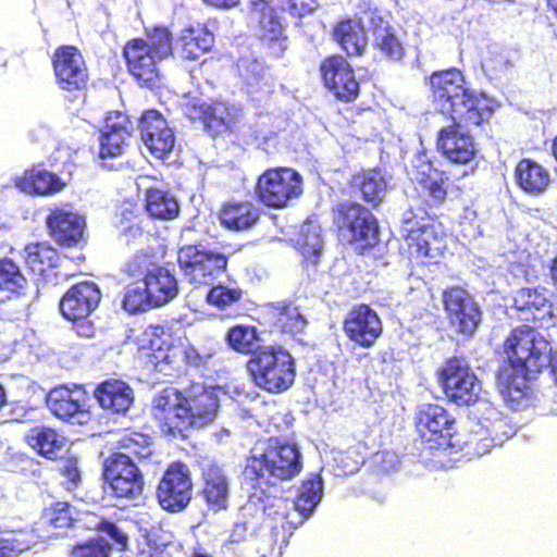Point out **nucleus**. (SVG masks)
Here are the masks:
<instances>
[{
    "mask_svg": "<svg viewBox=\"0 0 557 557\" xmlns=\"http://www.w3.org/2000/svg\"><path fill=\"white\" fill-rule=\"evenodd\" d=\"M178 344L181 352V375L187 374L190 369H198L206 364V357L199 354L193 345Z\"/></svg>",
    "mask_w": 557,
    "mask_h": 557,
    "instance_id": "nucleus-56",
    "label": "nucleus"
},
{
    "mask_svg": "<svg viewBox=\"0 0 557 557\" xmlns=\"http://www.w3.org/2000/svg\"><path fill=\"white\" fill-rule=\"evenodd\" d=\"M51 65L58 87L66 92H78L88 85V67L76 46L61 45L51 55Z\"/></svg>",
    "mask_w": 557,
    "mask_h": 557,
    "instance_id": "nucleus-15",
    "label": "nucleus"
},
{
    "mask_svg": "<svg viewBox=\"0 0 557 557\" xmlns=\"http://www.w3.org/2000/svg\"><path fill=\"white\" fill-rule=\"evenodd\" d=\"M444 305L450 322L458 332L470 336L479 326L482 313L479 305L462 288H451L444 293Z\"/></svg>",
    "mask_w": 557,
    "mask_h": 557,
    "instance_id": "nucleus-21",
    "label": "nucleus"
},
{
    "mask_svg": "<svg viewBox=\"0 0 557 557\" xmlns=\"http://www.w3.org/2000/svg\"><path fill=\"white\" fill-rule=\"evenodd\" d=\"M454 124L444 127L437 136V149L449 162L468 164L473 160L475 146L469 127L462 121H453Z\"/></svg>",
    "mask_w": 557,
    "mask_h": 557,
    "instance_id": "nucleus-22",
    "label": "nucleus"
},
{
    "mask_svg": "<svg viewBox=\"0 0 557 557\" xmlns=\"http://www.w3.org/2000/svg\"><path fill=\"white\" fill-rule=\"evenodd\" d=\"M64 478V486L67 491H74L82 482V473L78 467V459L75 456L66 457L58 469Z\"/></svg>",
    "mask_w": 557,
    "mask_h": 557,
    "instance_id": "nucleus-55",
    "label": "nucleus"
},
{
    "mask_svg": "<svg viewBox=\"0 0 557 557\" xmlns=\"http://www.w3.org/2000/svg\"><path fill=\"white\" fill-rule=\"evenodd\" d=\"M264 319L271 333L293 337L302 333L307 324V320L292 300L268 304Z\"/></svg>",
    "mask_w": 557,
    "mask_h": 557,
    "instance_id": "nucleus-25",
    "label": "nucleus"
},
{
    "mask_svg": "<svg viewBox=\"0 0 557 557\" xmlns=\"http://www.w3.org/2000/svg\"><path fill=\"white\" fill-rule=\"evenodd\" d=\"M148 219L134 207L123 208L114 222L117 237L126 245H134L144 234H149V231H146Z\"/></svg>",
    "mask_w": 557,
    "mask_h": 557,
    "instance_id": "nucleus-41",
    "label": "nucleus"
},
{
    "mask_svg": "<svg viewBox=\"0 0 557 557\" xmlns=\"http://www.w3.org/2000/svg\"><path fill=\"white\" fill-rule=\"evenodd\" d=\"M20 553L13 541L0 536V557H16Z\"/></svg>",
    "mask_w": 557,
    "mask_h": 557,
    "instance_id": "nucleus-64",
    "label": "nucleus"
},
{
    "mask_svg": "<svg viewBox=\"0 0 557 557\" xmlns=\"http://www.w3.org/2000/svg\"><path fill=\"white\" fill-rule=\"evenodd\" d=\"M144 209L148 216L157 221H172L180 216L181 207L170 191L150 187L145 191Z\"/></svg>",
    "mask_w": 557,
    "mask_h": 557,
    "instance_id": "nucleus-37",
    "label": "nucleus"
},
{
    "mask_svg": "<svg viewBox=\"0 0 557 557\" xmlns=\"http://www.w3.org/2000/svg\"><path fill=\"white\" fill-rule=\"evenodd\" d=\"M297 251L302 257L305 267H315L322 253V239L315 228L302 230L296 239Z\"/></svg>",
    "mask_w": 557,
    "mask_h": 557,
    "instance_id": "nucleus-48",
    "label": "nucleus"
},
{
    "mask_svg": "<svg viewBox=\"0 0 557 557\" xmlns=\"http://www.w3.org/2000/svg\"><path fill=\"white\" fill-rule=\"evenodd\" d=\"M134 131L129 117L119 111L111 112L106 119L104 131L100 136L99 156L101 159L122 156Z\"/></svg>",
    "mask_w": 557,
    "mask_h": 557,
    "instance_id": "nucleus-24",
    "label": "nucleus"
},
{
    "mask_svg": "<svg viewBox=\"0 0 557 557\" xmlns=\"http://www.w3.org/2000/svg\"><path fill=\"white\" fill-rule=\"evenodd\" d=\"M302 471V455L295 443L277 436L258 441L246 459L245 476L253 485L290 481Z\"/></svg>",
    "mask_w": 557,
    "mask_h": 557,
    "instance_id": "nucleus-3",
    "label": "nucleus"
},
{
    "mask_svg": "<svg viewBox=\"0 0 557 557\" xmlns=\"http://www.w3.org/2000/svg\"><path fill=\"white\" fill-rule=\"evenodd\" d=\"M515 180L518 186L531 196L544 194L550 184L549 172L531 159H522L515 169Z\"/></svg>",
    "mask_w": 557,
    "mask_h": 557,
    "instance_id": "nucleus-36",
    "label": "nucleus"
},
{
    "mask_svg": "<svg viewBox=\"0 0 557 557\" xmlns=\"http://www.w3.org/2000/svg\"><path fill=\"white\" fill-rule=\"evenodd\" d=\"M193 491L194 482L189 466L182 460H175L163 471L156 487V498L164 511L177 513L188 507Z\"/></svg>",
    "mask_w": 557,
    "mask_h": 557,
    "instance_id": "nucleus-10",
    "label": "nucleus"
},
{
    "mask_svg": "<svg viewBox=\"0 0 557 557\" xmlns=\"http://www.w3.org/2000/svg\"><path fill=\"white\" fill-rule=\"evenodd\" d=\"M220 408L214 389L200 382L185 387L166 386L152 399V416L161 433L171 438L186 441L190 434L212 424Z\"/></svg>",
    "mask_w": 557,
    "mask_h": 557,
    "instance_id": "nucleus-1",
    "label": "nucleus"
},
{
    "mask_svg": "<svg viewBox=\"0 0 557 557\" xmlns=\"http://www.w3.org/2000/svg\"><path fill=\"white\" fill-rule=\"evenodd\" d=\"M258 341L257 329L252 325L236 324L226 332L227 345L238 354L252 356Z\"/></svg>",
    "mask_w": 557,
    "mask_h": 557,
    "instance_id": "nucleus-49",
    "label": "nucleus"
},
{
    "mask_svg": "<svg viewBox=\"0 0 557 557\" xmlns=\"http://www.w3.org/2000/svg\"><path fill=\"white\" fill-rule=\"evenodd\" d=\"M100 407L111 413H125L134 401L132 387L122 380L109 379L99 383L94 391Z\"/></svg>",
    "mask_w": 557,
    "mask_h": 557,
    "instance_id": "nucleus-31",
    "label": "nucleus"
},
{
    "mask_svg": "<svg viewBox=\"0 0 557 557\" xmlns=\"http://www.w3.org/2000/svg\"><path fill=\"white\" fill-rule=\"evenodd\" d=\"M528 371L521 372L520 367H512L503 369L498 374V384L502 387V393L511 398H519L523 395L527 388V381L524 374Z\"/></svg>",
    "mask_w": 557,
    "mask_h": 557,
    "instance_id": "nucleus-53",
    "label": "nucleus"
},
{
    "mask_svg": "<svg viewBox=\"0 0 557 557\" xmlns=\"http://www.w3.org/2000/svg\"><path fill=\"white\" fill-rule=\"evenodd\" d=\"M201 495L206 503L214 509H225L230 494V485L223 469L216 463H208L201 469Z\"/></svg>",
    "mask_w": 557,
    "mask_h": 557,
    "instance_id": "nucleus-34",
    "label": "nucleus"
},
{
    "mask_svg": "<svg viewBox=\"0 0 557 557\" xmlns=\"http://www.w3.org/2000/svg\"><path fill=\"white\" fill-rule=\"evenodd\" d=\"M333 223L337 228L338 236L348 228V205L339 203L334 210Z\"/></svg>",
    "mask_w": 557,
    "mask_h": 557,
    "instance_id": "nucleus-60",
    "label": "nucleus"
},
{
    "mask_svg": "<svg viewBox=\"0 0 557 557\" xmlns=\"http://www.w3.org/2000/svg\"><path fill=\"white\" fill-rule=\"evenodd\" d=\"M23 440L39 456L52 461L58 459L64 444L58 432L46 425L30 428L24 434Z\"/></svg>",
    "mask_w": 557,
    "mask_h": 557,
    "instance_id": "nucleus-39",
    "label": "nucleus"
},
{
    "mask_svg": "<svg viewBox=\"0 0 557 557\" xmlns=\"http://www.w3.org/2000/svg\"><path fill=\"white\" fill-rule=\"evenodd\" d=\"M249 15L256 24L258 37L261 41L272 44L286 39L284 35L286 22L268 0L252 1L249 8Z\"/></svg>",
    "mask_w": 557,
    "mask_h": 557,
    "instance_id": "nucleus-29",
    "label": "nucleus"
},
{
    "mask_svg": "<svg viewBox=\"0 0 557 557\" xmlns=\"http://www.w3.org/2000/svg\"><path fill=\"white\" fill-rule=\"evenodd\" d=\"M505 352L512 367L535 373L548 366L552 346L534 329L522 325L507 338Z\"/></svg>",
    "mask_w": 557,
    "mask_h": 557,
    "instance_id": "nucleus-9",
    "label": "nucleus"
},
{
    "mask_svg": "<svg viewBox=\"0 0 557 557\" xmlns=\"http://www.w3.org/2000/svg\"><path fill=\"white\" fill-rule=\"evenodd\" d=\"M288 499L274 497L263 507L264 522L271 529L275 537L281 536L282 540L292 534L298 522L290 518Z\"/></svg>",
    "mask_w": 557,
    "mask_h": 557,
    "instance_id": "nucleus-40",
    "label": "nucleus"
},
{
    "mask_svg": "<svg viewBox=\"0 0 557 557\" xmlns=\"http://www.w3.org/2000/svg\"><path fill=\"white\" fill-rule=\"evenodd\" d=\"M403 233L406 235L407 240H409L410 246L413 243L416 244L419 255L425 257L431 256V250L433 248V243L431 239L434 235V230L432 226L421 224L418 221H413L412 212H407L404 214Z\"/></svg>",
    "mask_w": 557,
    "mask_h": 557,
    "instance_id": "nucleus-44",
    "label": "nucleus"
},
{
    "mask_svg": "<svg viewBox=\"0 0 557 557\" xmlns=\"http://www.w3.org/2000/svg\"><path fill=\"white\" fill-rule=\"evenodd\" d=\"M417 430L423 442L430 448H446L451 446L450 440L455 433V419L442 406L424 404L419 407Z\"/></svg>",
    "mask_w": 557,
    "mask_h": 557,
    "instance_id": "nucleus-17",
    "label": "nucleus"
},
{
    "mask_svg": "<svg viewBox=\"0 0 557 557\" xmlns=\"http://www.w3.org/2000/svg\"><path fill=\"white\" fill-rule=\"evenodd\" d=\"M381 333V320L370 307L360 305L350 311V341L370 347Z\"/></svg>",
    "mask_w": 557,
    "mask_h": 557,
    "instance_id": "nucleus-32",
    "label": "nucleus"
},
{
    "mask_svg": "<svg viewBox=\"0 0 557 557\" xmlns=\"http://www.w3.org/2000/svg\"><path fill=\"white\" fill-rule=\"evenodd\" d=\"M350 45L361 54L368 45V33H374L386 18L372 4L371 0H350Z\"/></svg>",
    "mask_w": 557,
    "mask_h": 557,
    "instance_id": "nucleus-23",
    "label": "nucleus"
},
{
    "mask_svg": "<svg viewBox=\"0 0 557 557\" xmlns=\"http://www.w3.org/2000/svg\"><path fill=\"white\" fill-rule=\"evenodd\" d=\"M324 87L338 100H348V61L344 55L325 57L319 66Z\"/></svg>",
    "mask_w": 557,
    "mask_h": 557,
    "instance_id": "nucleus-33",
    "label": "nucleus"
},
{
    "mask_svg": "<svg viewBox=\"0 0 557 557\" xmlns=\"http://www.w3.org/2000/svg\"><path fill=\"white\" fill-rule=\"evenodd\" d=\"M112 547L100 536L90 537L74 544L70 549L71 557H109Z\"/></svg>",
    "mask_w": 557,
    "mask_h": 557,
    "instance_id": "nucleus-54",
    "label": "nucleus"
},
{
    "mask_svg": "<svg viewBox=\"0 0 557 557\" xmlns=\"http://www.w3.org/2000/svg\"><path fill=\"white\" fill-rule=\"evenodd\" d=\"M377 243V224L372 213L350 203V247L359 255L372 252Z\"/></svg>",
    "mask_w": 557,
    "mask_h": 557,
    "instance_id": "nucleus-28",
    "label": "nucleus"
},
{
    "mask_svg": "<svg viewBox=\"0 0 557 557\" xmlns=\"http://www.w3.org/2000/svg\"><path fill=\"white\" fill-rule=\"evenodd\" d=\"M438 381L446 397L458 406H470L480 398L482 384L461 358L448 359L440 370Z\"/></svg>",
    "mask_w": 557,
    "mask_h": 557,
    "instance_id": "nucleus-11",
    "label": "nucleus"
},
{
    "mask_svg": "<svg viewBox=\"0 0 557 557\" xmlns=\"http://www.w3.org/2000/svg\"><path fill=\"white\" fill-rule=\"evenodd\" d=\"M122 273L129 278L141 276L144 287H128L124 293L122 308L131 313H143L160 308L178 295L175 275L160 264L153 249L137 250L123 264Z\"/></svg>",
    "mask_w": 557,
    "mask_h": 557,
    "instance_id": "nucleus-2",
    "label": "nucleus"
},
{
    "mask_svg": "<svg viewBox=\"0 0 557 557\" xmlns=\"http://www.w3.org/2000/svg\"><path fill=\"white\" fill-rule=\"evenodd\" d=\"M102 475L115 498L134 500L144 492V473L126 454L112 453L104 460Z\"/></svg>",
    "mask_w": 557,
    "mask_h": 557,
    "instance_id": "nucleus-12",
    "label": "nucleus"
},
{
    "mask_svg": "<svg viewBox=\"0 0 557 557\" xmlns=\"http://www.w3.org/2000/svg\"><path fill=\"white\" fill-rule=\"evenodd\" d=\"M28 270L40 277L47 276L60 261L58 250L48 242L29 243L24 248Z\"/></svg>",
    "mask_w": 557,
    "mask_h": 557,
    "instance_id": "nucleus-38",
    "label": "nucleus"
},
{
    "mask_svg": "<svg viewBox=\"0 0 557 557\" xmlns=\"http://www.w3.org/2000/svg\"><path fill=\"white\" fill-rule=\"evenodd\" d=\"M73 507L67 502H54L41 512V522L53 530H65L73 527L75 518Z\"/></svg>",
    "mask_w": 557,
    "mask_h": 557,
    "instance_id": "nucleus-51",
    "label": "nucleus"
},
{
    "mask_svg": "<svg viewBox=\"0 0 557 557\" xmlns=\"http://www.w3.org/2000/svg\"><path fill=\"white\" fill-rule=\"evenodd\" d=\"M214 46V35L205 24L196 23L182 28L175 52L182 62H196Z\"/></svg>",
    "mask_w": 557,
    "mask_h": 557,
    "instance_id": "nucleus-27",
    "label": "nucleus"
},
{
    "mask_svg": "<svg viewBox=\"0 0 557 557\" xmlns=\"http://www.w3.org/2000/svg\"><path fill=\"white\" fill-rule=\"evenodd\" d=\"M140 139L148 151L157 159H165L175 145V133L168 120L156 109L145 110L138 119Z\"/></svg>",
    "mask_w": 557,
    "mask_h": 557,
    "instance_id": "nucleus-18",
    "label": "nucleus"
},
{
    "mask_svg": "<svg viewBox=\"0 0 557 557\" xmlns=\"http://www.w3.org/2000/svg\"><path fill=\"white\" fill-rule=\"evenodd\" d=\"M28 281L21 267L9 257L0 258V294L7 299L26 295Z\"/></svg>",
    "mask_w": 557,
    "mask_h": 557,
    "instance_id": "nucleus-42",
    "label": "nucleus"
},
{
    "mask_svg": "<svg viewBox=\"0 0 557 557\" xmlns=\"http://www.w3.org/2000/svg\"><path fill=\"white\" fill-rule=\"evenodd\" d=\"M96 531L109 536L123 549L126 548L128 539L114 522L103 519L97 523Z\"/></svg>",
    "mask_w": 557,
    "mask_h": 557,
    "instance_id": "nucleus-57",
    "label": "nucleus"
},
{
    "mask_svg": "<svg viewBox=\"0 0 557 557\" xmlns=\"http://www.w3.org/2000/svg\"><path fill=\"white\" fill-rule=\"evenodd\" d=\"M411 177L420 185L433 205H440L445 200L449 177L444 172L434 169L424 156H418L413 160Z\"/></svg>",
    "mask_w": 557,
    "mask_h": 557,
    "instance_id": "nucleus-30",
    "label": "nucleus"
},
{
    "mask_svg": "<svg viewBox=\"0 0 557 557\" xmlns=\"http://www.w3.org/2000/svg\"><path fill=\"white\" fill-rule=\"evenodd\" d=\"M166 549L168 543H157L156 540L149 535L147 536V548L144 550V554H147L148 557H166Z\"/></svg>",
    "mask_w": 557,
    "mask_h": 557,
    "instance_id": "nucleus-62",
    "label": "nucleus"
},
{
    "mask_svg": "<svg viewBox=\"0 0 557 557\" xmlns=\"http://www.w3.org/2000/svg\"><path fill=\"white\" fill-rule=\"evenodd\" d=\"M162 333L161 325H149L144 333L147 341L139 345L138 354L154 371L169 376H181L180 344L163 342L160 338Z\"/></svg>",
    "mask_w": 557,
    "mask_h": 557,
    "instance_id": "nucleus-16",
    "label": "nucleus"
},
{
    "mask_svg": "<svg viewBox=\"0 0 557 557\" xmlns=\"http://www.w3.org/2000/svg\"><path fill=\"white\" fill-rule=\"evenodd\" d=\"M173 36L166 27H154L146 38H133L123 47L128 73L144 88H158L163 83L161 63L173 53Z\"/></svg>",
    "mask_w": 557,
    "mask_h": 557,
    "instance_id": "nucleus-5",
    "label": "nucleus"
},
{
    "mask_svg": "<svg viewBox=\"0 0 557 557\" xmlns=\"http://www.w3.org/2000/svg\"><path fill=\"white\" fill-rule=\"evenodd\" d=\"M15 186L28 195L51 196L62 191L66 184L54 173L32 168L23 172Z\"/></svg>",
    "mask_w": 557,
    "mask_h": 557,
    "instance_id": "nucleus-35",
    "label": "nucleus"
},
{
    "mask_svg": "<svg viewBox=\"0 0 557 557\" xmlns=\"http://www.w3.org/2000/svg\"><path fill=\"white\" fill-rule=\"evenodd\" d=\"M251 382L261 391L278 395L295 383L297 362L294 356L280 345L257 346L246 362Z\"/></svg>",
    "mask_w": 557,
    "mask_h": 557,
    "instance_id": "nucleus-6",
    "label": "nucleus"
},
{
    "mask_svg": "<svg viewBox=\"0 0 557 557\" xmlns=\"http://www.w3.org/2000/svg\"><path fill=\"white\" fill-rule=\"evenodd\" d=\"M513 304L517 310L525 312V320L532 318L534 321H541L546 314H552V305L537 289H519L513 297Z\"/></svg>",
    "mask_w": 557,
    "mask_h": 557,
    "instance_id": "nucleus-43",
    "label": "nucleus"
},
{
    "mask_svg": "<svg viewBox=\"0 0 557 557\" xmlns=\"http://www.w3.org/2000/svg\"><path fill=\"white\" fill-rule=\"evenodd\" d=\"M228 256L200 244L184 245L177 253V263L184 280L195 288L209 287L228 268Z\"/></svg>",
    "mask_w": 557,
    "mask_h": 557,
    "instance_id": "nucleus-8",
    "label": "nucleus"
},
{
    "mask_svg": "<svg viewBox=\"0 0 557 557\" xmlns=\"http://www.w3.org/2000/svg\"><path fill=\"white\" fill-rule=\"evenodd\" d=\"M249 537V527L247 522H237L233 525L226 545H235L244 543Z\"/></svg>",
    "mask_w": 557,
    "mask_h": 557,
    "instance_id": "nucleus-59",
    "label": "nucleus"
},
{
    "mask_svg": "<svg viewBox=\"0 0 557 557\" xmlns=\"http://www.w3.org/2000/svg\"><path fill=\"white\" fill-rule=\"evenodd\" d=\"M89 395L79 384H60L47 394L46 403L50 412L58 419L87 424L91 420Z\"/></svg>",
    "mask_w": 557,
    "mask_h": 557,
    "instance_id": "nucleus-14",
    "label": "nucleus"
},
{
    "mask_svg": "<svg viewBox=\"0 0 557 557\" xmlns=\"http://www.w3.org/2000/svg\"><path fill=\"white\" fill-rule=\"evenodd\" d=\"M376 461L381 463L384 471L389 472L396 469L399 460L394 451H383L375 455Z\"/></svg>",
    "mask_w": 557,
    "mask_h": 557,
    "instance_id": "nucleus-61",
    "label": "nucleus"
},
{
    "mask_svg": "<svg viewBox=\"0 0 557 557\" xmlns=\"http://www.w3.org/2000/svg\"><path fill=\"white\" fill-rule=\"evenodd\" d=\"M430 88L435 108L449 114L453 121L479 126L492 113L487 99L468 89L462 73L457 69L433 73Z\"/></svg>",
    "mask_w": 557,
    "mask_h": 557,
    "instance_id": "nucleus-4",
    "label": "nucleus"
},
{
    "mask_svg": "<svg viewBox=\"0 0 557 557\" xmlns=\"http://www.w3.org/2000/svg\"><path fill=\"white\" fill-rule=\"evenodd\" d=\"M12 465L14 467L13 472L26 475L35 474L38 471L36 468L39 462L27 455H18L13 459Z\"/></svg>",
    "mask_w": 557,
    "mask_h": 557,
    "instance_id": "nucleus-58",
    "label": "nucleus"
},
{
    "mask_svg": "<svg viewBox=\"0 0 557 557\" xmlns=\"http://www.w3.org/2000/svg\"><path fill=\"white\" fill-rule=\"evenodd\" d=\"M333 38L346 50V42L348 41V20H343L333 29Z\"/></svg>",
    "mask_w": 557,
    "mask_h": 557,
    "instance_id": "nucleus-63",
    "label": "nucleus"
},
{
    "mask_svg": "<svg viewBox=\"0 0 557 557\" xmlns=\"http://www.w3.org/2000/svg\"><path fill=\"white\" fill-rule=\"evenodd\" d=\"M262 216V209L251 200H228L219 210L221 225L232 232H248L256 228Z\"/></svg>",
    "mask_w": 557,
    "mask_h": 557,
    "instance_id": "nucleus-26",
    "label": "nucleus"
},
{
    "mask_svg": "<svg viewBox=\"0 0 557 557\" xmlns=\"http://www.w3.org/2000/svg\"><path fill=\"white\" fill-rule=\"evenodd\" d=\"M374 45L389 59L400 60L404 55V47L398 37V28L386 20L372 34Z\"/></svg>",
    "mask_w": 557,
    "mask_h": 557,
    "instance_id": "nucleus-47",
    "label": "nucleus"
},
{
    "mask_svg": "<svg viewBox=\"0 0 557 557\" xmlns=\"http://www.w3.org/2000/svg\"><path fill=\"white\" fill-rule=\"evenodd\" d=\"M101 290L91 281L73 284L61 297L59 309L62 317L71 322L87 319L99 306Z\"/></svg>",
    "mask_w": 557,
    "mask_h": 557,
    "instance_id": "nucleus-20",
    "label": "nucleus"
},
{
    "mask_svg": "<svg viewBox=\"0 0 557 557\" xmlns=\"http://www.w3.org/2000/svg\"><path fill=\"white\" fill-rule=\"evenodd\" d=\"M153 441L152 437L146 433L138 431H126L117 440L116 447L126 454L131 459L132 457L138 459H147L152 453Z\"/></svg>",
    "mask_w": 557,
    "mask_h": 557,
    "instance_id": "nucleus-46",
    "label": "nucleus"
},
{
    "mask_svg": "<svg viewBox=\"0 0 557 557\" xmlns=\"http://www.w3.org/2000/svg\"><path fill=\"white\" fill-rule=\"evenodd\" d=\"M50 237L60 246L72 248L84 242L86 219L79 212L64 207H54L45 218Z\"/></svg>",
    "mask_w": 557,
    "mask_h": 557,
    "instance_id": "nucleus-19",
    "label": "nucleus"
},
{
    "mask_svg": "<svg viewBox=\"0 0 557 557\" xmlns=\"http://www.w3.org/2000/svg\"><path fill=\"white\" fill-rule=\"evenodd\" d=\"M206 295L207 302L220 310H225L236 304H239L245 295V292L239 286H227L224 284L214 283L209 286Z\"/></svg>",
    "mask_w": 557,
    "mask_h": 557,
    "instance_id": "nucleus-52",
    "label": "nucleus"
},
{
    "mask_svg": "<svg viewBox=\"0 0 557 557\" xmlns=\"http://www.w3.org/2000/svg\"><path fill=\"white\" fill-rule=\"evenodd\" d=\"M304 193V180L298 171L288 166L264 170L255 183L253 194L265 208L282 210L297 200Z\"/></svg>",
    "mask_w": 557,
    "mask_h": 557,
    "instance_id": "nucleus-7",
    "label": "nucleus"
},
{
    "mask_svg": "<svg viewBox=\"0 0 557 557\" xmlns=\"http://www.w3.org/2000/svg\"><path fill=\"white\" fill-rule=\"evenodd\" d=\"M352 184L359 187L363 199L373 206L382 201L387 187L384 176L377 170H369L361 174H355Z\"/></svg>",
    "mask_w": 557,
    "mask_h": 557,
    "instance_id": "nucleus-45",
    "label": "nucleus"
},
{
    "mask_svg": "<svg viewBox=\"0 0 557 557\" xmlns=\"http://www.w3.org/2000/svg\"><path fill=\"white\" fill-rule=\"evenodd\" d=\"M185 114L191 121L202 123L212 137L231 134L242 116L240 108L223 100H195L185 104Z\"/></svg>",
    "mask_w": 557,
    "mask_h": 557,
    "instance_id": "nucleus-13",
    "label": "nucleus"
},
{
    "mask_svg": "<svg viewBox=\"0 0 557 557\" xmlns=\"http://www.w3.org/2000/svg\"><path fill=\"white\" fill-rule=\"evenodd\" d=\"M322 495V483L319 479L310 478L305 480L300 487L299 493L294 499V510L302 516V520L313 511Z\"/></svg>",
    "mask_w": 557,
    "mask_h": 557,
    "instance_id": "nucleus-50",
    "label": "nucleus"
}]
</instances>
